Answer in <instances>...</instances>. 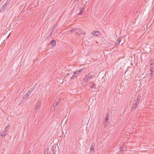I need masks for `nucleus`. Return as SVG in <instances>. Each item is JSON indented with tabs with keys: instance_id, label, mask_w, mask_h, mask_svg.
Wrapping results in <instances>:
<instances>
[{
	"instance_id": "f257e3e1",
	"label": "nucleus",
	"mask_w": 154,
	"mask_h": 154,
	"mask_svg": "<svg viewBox=\"0 0 154 154\" xmlns=\"http://www.w3.org/2000/svg\"><path fill=\"white\" fill-rule=\"evenodd\" d=\"M10 125H8L5 128L4 130L0 133V136H5L8 135L10 129L9 128Z\"/></svg>"
},
{
	"instance_id": "f03ea898",
	"label": "nucleus",
	"mask_w": 154,
	"mask_h": 154,
	"mask_svg": "<svg viewBox=\"0 0 154 154\" xmlns=\"http://www.w3.org/2000/svg\"><path fill=\"white\" fill-rule=\"evenodd\" d=\"M11 0H7L5 3L1 7L0 9V12L4 11L5 9L7 7L9 4Z\"/></svg>"
},
{
	"instance_id": "7ed1b4c3",
	"label": "nucleus",
	"mask_w": 154,
	"mask_h": 154,
	"mask_svg": "<svg viewBox=\"0 0 154 154\" xmlns=\"http://www.w3.org/2000/svg\"><path fill=\"white\" fill-rule=\"evenodd\" d=\"M61 100L60 98H58L56 100L55 102H54V109H51V110L53 111L56 108L57 106L60 103Z\"/></svg>"
},
{
	"instance_id": "20e7f679",
	"label": "nucleus",
	"mask_w": 154,
	"mask_h": 154,
	"mask_svg": "<svg viewBox=\"0 0 154 154\" xmlns=\"http://www.w3.org/2000/svg\"><path fill=\"white\" fill-rule=\"evenodd\" d=\"M108 120H109V116H108L107 115H106L105 118L104 119V120L103 122L104 127L105 128H106L107 126L108 123Z\"/></svg>"
},
{
	"instance_id": "39448f33",
	"label": "nucleus",
	"mask_w": 154,
	"mask_h": 154,
	"mask_svg": "<svg viewBox=\"0 0 154 154\" xmlns=\"http://www.w3.org/2000/svg\"><path fill=\"white\" fill-rule=\"evenodd\" d=\"M40 108V102L39 101L38 102L36 105L35 108V111L36 112H38L39 111Z\"/></svg>"
},
{
	"instance_id": "423d86ee",
	"label": "nucleus",
	"mask_w": 154,
	"mask_h": 154,
	"mask_svg": "<svg viewBox=\"0 0 154 154\" xmlns=\"http://www.w3.org/2000/svg\"><path fill=\"white\" fill-rule=\"evenodd\" d=\"M76 33L79 35H80L82 34H85L84 33H83L82 30L79 29H77Z\"/></svg>"
},
{
	"instance_id": "0eeeda50",
	"label": "nucleus",
	"mask_w": 154,
	"mask_h": 154,
	"mask_svg": "<svg viewBox=\"0 0 154 154\" xmlns=\"http://www.w3.org/2000/svg\"><path fill=\"white\" fill-rule=\"evenodd\" d=\"M140 95H138L137 96V98L135 100V103H137V104L138 105V103H139V102H140Z\"/></svg>"
},
{
	"instance_id": "6e6552de",
	"label": "nucleus",
	"mask_w": 154,
	"mask_h": 154,
	"mask_svg": "<svg viewBox=\"0 0 154 154\" xmlns=\"http://www.w3.org/2000/svg\"><path fill=\"white\" fill-rule=\"evenodd\" d=\"M50 43L52 46L54 47L56 45V42L55 40H52L50 41Z\"/></svg>"
},
{
	"instance_id": "1a4fd4ad",
	"label": "nucleus",
	"mask_w": 154,
	"mask_h": 154,
	"mask_svg": "<svg viewBox=\"0 0 154 154\" xmlns=\"http://www.w3.org/2000/svg\"><path fill=\"white\" fill-rule=\"evenodd\" d=\"M54 30L53 28H52L51 30L50 31V33L48 35L47 37V39H48L52 35V33L54 32Z\"/></svg>"
},
{
	"instance_id": "9d476101",
	"label": "nucleus",
	"mask_w": 154,
	"mask_h": 154,
	"mask_svg": "<svg viewBox=\"0 0 154 154\" xmlns=\"http://www.w3.org/2000/svg\"><path fill=\"white\" fill-rule=\"evenodd\" d=\"M125 144H122V145L120 146V147H119V149H120V151H119V152H123L124 151H125V150L124 149H123V148H124V147H125Z\"/></svg>"
},
{
	"instance_id": "9b49d317",
	"label": "nucleus",
	"mask_w": 154,
	"mask_h": 154,
	"mask_svg": "<svg viewBox=\"0 0 154 154\" xmlns=\"http://www.w3.org/2000/svg\"><path fill=\"white\" fill-rule=\"evenodd\" d=\"M94 143H92L91 146L90 147V151H94Z\"/></svg>"
},
{
	"instance_id": "f8f14e48",
	"label": "nucleus",
	"mask_w": 154,
	"mask_h": 154,
	"mask_svg": "<svg viewBox=\"0 0 154 154\" xmlns=\"http://www.w3.org/2000/svg\"><path fill=\"white\" fill-rule=\"evenodd\" d=\"M137 106H138V105L137 104V103H134L133 104V106L132 107L131 110L132 111L136 109Z\"/></svg>"
},
{
	"instance_id": "ddd939ff",
	"label": "nucleus",
	"mask_w": 154,
	"mask_h": 154,
	"mask_svg": "<svg viewBox=\"0 0 154 154\" xmlns=\"http://www.w3.org/2000/svg\"><path fill=\"white\" fill-rule=\"evenodd\" d=\"M79 72L78 71V70L75 71L73 75L70 77V79H73V77L74 76H76V75L78 74Z\"/></svg>"
},
{
	"instance_id": "4468645a",
	"label": "nucleus",
	"mask_w": 154,
	"mask_h": 154,
	"mask_svg": "<svg viewBox=\"0 0 154 154\" xmlns=\"http://www.w3.org/2000/svg\"><path fill=\"white\" fill-rule=\"evenodd\" d=\"M99 31H93L92 32V34L94 35H95V36H98V34L99 33Z\"/></svg>"
},
{
	"instance_id": "2eb2a0df",
	"label": "nucleus",
	"mask_w": 154,
	"mask_h": 154,
	"mask_svg": "<svg viewBox=\"0 0 154 154\" xmlns=\"http://www.w3.org/2000/svg\"><path fill=\"white\" fill-rule=\"evenodd\" d=\"M77 29L75 28H72L71 29L70 31L72 33H74L76 32V30Z\"/></svg>"
},
{
	"instance_id": "dca6fc26",
	"label": "nucleus",
	"mask_w": 154,
	"mask_h": 154,
	"mask_svg": "<svg viewBox=\"0 0 154 154\" xmlns=\"http://www.w3.org/2000/svg\"><path fill=\"white\" fill-rule=\"evenodd\" d=\"M86 76H88V80H90L91 79H92L93 77V75H91L90 73L88 74Z\"/></svg>"
},
{
	"instance_id": "f3484780",
	"label": "nucleus",
	"mask_w": 154,
	"mask_h": 154,
	"mask_svg": "<svg viewBox=\"0 0 154 154\" xmlns=\"http://www.w3.org/2000/svg\"><path fill=\"white\" fill-rule=\"evenodd\" d=\"M31 94V92L28 91L26 94L23 96L24 98H27Z\"/></svg>"
},
{
	"instance_id": "a211bd4d",
	"label": "nucleus",
	"mask_w": 154,
	"mask_h": 154,
	"mask_svg": "<svg viewBox=\"0 0 154 154\" xmlns=\"http://www.w3.org/2000/svg\"><path fill=\"white\" fill-rule=\"evenodd\" d=\"M84 9V8H81L80 10V12L78 13V14L80 15H82V13Z\"/></svg>"
},
{
	"instance_id": "6ab92c4d",
	"label": "nucleus",
	"mask_w": 154,
	"mask_h": 154,
	"mask_svg": "<svg viewBox=\"0 0 154 154\" xmlns=\"http://www.w3.org/2000/svg\"><path fill=\"white\" fill-rule=\"evenodd\" d=\"M116 41V42L115 43V45L116 46L119 45L120 41L119 39H118Z\"/></svg>"
},
{
	"instance_id": "aec40b11",
	"label": "nucleus",
	"mask_w": 154,
	"mask_h": 154,
	"mask_svg": "<svg viewBox=\"0 0 154 154\" xmlns=\"http://www.w3.org/2000/svg\"><path fill=\"white\" fill-rule=\"evenodd\" d=\"M88 76H85V78L84 79H83V82H88Z\"/></svg>"
},
{
	"instance_id": "412c9836",
	"label": "nucleus",
	"mask_w": 154,
	"mask_h": 154,
	"mask_svg": "<svg viewBox=\"0 0 154 154\" xmlns=\"http://www.w3.org/2000/svg\"><path fill=\"white\" fill-rule=\"evenodd\" d=\"M49 148H47L46 150L44 151V154H49Z\"/></svg>"
},
{
	"instance_id": "4be33fe9",
	"label": "nucleus",
	"mask_w": 154,
	"mask_h": 154,
	"mask_svg": "<svg viewBox=\"0 0 154 154\" xmlns=\"http://www.w3.org/2000/svg\"><path fill=\"white\" fill-rule=\"evenodd\" d=\"M153 67H150V74L151 75L152 74V72H153Z\"/></svg>"
},
{
	"instance_id": "5701e85b",
	"label": "nucleus",
	"mask_w": 154,
	"mask_h": 154,
	"mask_svg": "<svg viewBox=\"0 0 154 154\" xmlns=\"http://www.w3.org/2000/svg\"><path fill=\"white\" fill-rule=\"evenodd\" d=\"M35 89V88L34 86L32 87L30 89L29 91V92H31V93L33 91V90Z\"/></svg>"
},
{
	"instance_id": "b1692460",
	"label": "nucleus",
	"mask_w": 154,
	"mask_h": 154,
	"mask_svg": "<svg viewBox=\"0 0 154 154\" xmlns=\"http://www.w3.org/2000/svg\"><path fill=\"white\" fill-rule=\"evenodd\" d=\"M83 69H84L83 68H82L79 70H78V72L79 73H80V72H81L83 70Z\"/></svg>"
},
{
	"instance_id": "393cba45",
	"label": "nucleus",
	"mask_w": 154,
	"mask_h": 154,
	"mask_svg": "<svg viewBox=\"0 0 154 154\" xmlns=\"http://www.w3.org/2000/svg\"><path fill=\"white\" fill-rule=\"evenodd\" d=\"M92 84V85L91 86V88H93L95 87L96 86V85L94 83H93Z\"/></svg>"
},
{
	"instance_id": "a878e982",
	"label": "nucleus",
	"mask_w": 154,
	"mask_h": 154,
	"mask_svg": "<svg viewBox=\"0 0 154 154\" xmlns=\"http://www.w3.org/2000/svg\"><path fill=\"white\" fill-rule=\"evenodd\" d=\"M94 152V151H90V152H89V154H93Z\"/></svg>"
},
{
	"instance_id": "bb28decb",
	"label": "nucleus",
	"mask_w": 154,
	"mask_h": 154,
	"mask_svg": "<svg viewBox=\"0 0 154 154\" xmlns=\"http://www.w3.org/2000/svg\"><path fill=\"white\" fill-rule=\"evenodd\" d=\"M57 26L56 25L54 27H52V28H53L54 30H55V29L57 28Z\"/></svg>"
},
{
	"instance_id": "cd10ccee",
	"label": "nucleus",
	"mask_w": 154,
	"mask_h": 154,
	"mask_svg": "<svg viewBox=\"0 0 154 154\" xmlns=\"http://www.w3.org/2000/svg\"><path fill=\"white\" fill-rule=\"evenodd\" d=\"M31 153V151L30 150H29L28 151L27 153L26 154H30Z\"/></svg>"
},
{
	"instance_id": "c85d7f7f",
	"label": "nucleus",
	"mask_w": 154,
	"mask_h": 154,
	"mask_svg": "<svg viewBox=\"0 0 154 154\" xmlns=\"http://www.w3.org/2000/svg\"><path fill=\"white\" fill-rule=\"evenodd\" d=\"M152 65H153V63H151L150 64V66H151Z\"/></svg>"
},
{
	"instance_id": "c756f323",
	"label": "nucleus",
	"mask_w": 154,
	"mask_h": 154,
	"mask_svg": "<svg viewBox=\"0 0 154 154\" xmlns=\"http://www.w3.org/2000/svg\"><path fill=\"white\" fill-rule=\"evenodd\" d=\"M54 150L55 151V149H54ZM54 154H55V151H54Z\"/></svg>"
},
{
	"instance_id": "7c9ffc66",
	"label": "nucleus",
	"mask_w": 154,
	"mask_h": 154,
	"mask_svg": "<svg viewBox=\"0 0 154 154\" xmlns=\"http://www.w3.org/2000/svg\"><path fill=\"white\" fill-rule=\"evenodd\" d=\"M52 150L53 151V152H54V149H52Z\"/></svg>"
},
{
	"instance_id": "2f4dec72",
	"label": "nucleus",
	"mask_w": 154,
	"mask_h": 154,
	"mask_svg": "<svg viewBox=\"0 0 154 154\" xmlns=\"http://www.w3.org/2000/svg\"><path fill=\"white\" fill-rule=\"evenodd\" d=\"M9 35H10V34L8 35V36L7 37H8V36H9Z\"/></svg>"
},
{
	"instance_id": "473e14b6",
	"label": "nucleus",
	"mask_w": 154,
	"mask_h": 154,
	"mask_svg": "<svg viewBox=\"0 0 154 154\" xmlns=\"http://www.w3.org/2000/svg\"><path fill=\"white\" fill-rule=\"evenodd\" d=\"M97 154H100V153H97Z\"/></svg>"
},
{
	"instance_id": "72a5a7b5",
	"label": "nucleus",
	"mask_w": 154,
	"mask_h": 154,
	"mask_svg": "<svg viewBox=\"0 0 154 154\" xmlns=\"http://www.w3.org/2000/svg\"><path fill=\"white\" fill-rule=\"evenodd\" d=\"M2 0H0V2Z\"/></svg>"
}]
</instances>
